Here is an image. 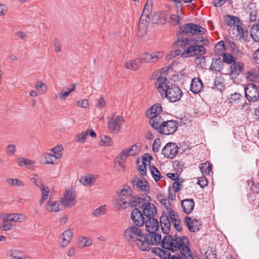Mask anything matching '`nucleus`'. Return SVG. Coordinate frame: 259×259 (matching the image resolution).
Segmentation results:
<instances>
[{"mask_svg":"<svg viewBox=\"0 0 259 259\" xmlns=\"http://www.w3.org/2000/svg\"><path fill=\"white\" fill-rule=\"evenodd\" d=\"M70 94V92L67 91H62L60 93H58L56 96V98H59L60 100L64 101L66 99V97Z\"/></svg>","mask_w":259,"mask_h":259,"instance_id":"obj_60","label":"nucleus"},{"mask_svg":"<svg viewBox=\"0 0 259 259\" xmlns=\"http://www.w3.org/2000/svg\"><path fill=\"white\" fill-rule=\"evenodd\" d=\"M140 62L139 59H134L127 61L125 64V67L127 69L137 70L140 68Z\"/></svg>","mask_w":259,"mask_h":259,"instance_id":"obj_34","label":"nucleus"},{"mask_svg":"<svg viewBox=\"0 0 259 259\" xmlns=\"http://www.w3.org/2000/svg\"><path fill=\"white\" fill-rule=\"evenodd\" d=\"M105 206L99 207L94 211L93 215L95 217H99L101 215L104 214L105 213Z\"/></svg>","mask_w":259,"mask_h":259,"instance_id":"obj_53","label":"nucleus"},{"mask_svg":"<svg viewBox=\"0 0 259 259\" xmlns=\"http://www.w3.org/2000/svg\"><path fill=\"white\" fill-rule=\"evenodd\" d=\"M124 239L135 244L141 250L146 251L148 248V242L144 240V234L138 226L132 225L124 231Z\"/></svg>","mask_w":259,"mask_h":259,"instance_id":"obj_3","label":"nucleus"},{"mask_svg":"<svg viewBox=\"0 0 259 259\" xmlns=\"http://www.w3.org/2000/svg\"><path fill=\"white\" fill-rule=\"evenodd\" d=\"M206 50L202 45H190L181 54L183 58H187L200 55H204Z\"/></svg>","mask_w":259,"mask_h":259,"instance_id":"obj_7","label":"nucleus"},{"mask_svg":"<svg viewBox=\"0 0 259 259\" xmlns=\"http://www.w3.org/2000/svg\"><path fill=\"white\" fill-rule=\"evenodd\" d=\"M60 202L66 207L74 206L76 202L75 192L72 190H66Z\"/></svg>","mask_w":259,"mask_h":259,"instance_id":"obj_12","label":"nucleus"},{"mask_svg":"<svg viewBox=\"0 0 259 259\" xmlns=\"http://www.w3.org/2000/svg\"><path fill=\"white\" fill-rule=\"evenodd\" d=\"M195 62L197 65L200 66L204 65L205 63V57L204 56V55L198 56L196 58Z\"/></svg>","mask_w":259,"mask_h":259,"instance_id":"obj_61","label":"nucleus"},{"mask_svg":"<svg viewBox=\"0 0 259 259\" xmlns=\"http://www.w3.org/2000/svg\"><path fill=\"white\" fill-rule=\"evenodd\" d=\"M197 184L199 185L201 188H204L208 184V180L205 177H202L198 178Z\"/></svg>","mask_w":259,"mask_h":259,"instance_id":"obj_58","label":"nucleus"},{"mask_svg":"<svg viewBox=\"0 0 259 259\" xmlns=\"http://www.w3.org/2000/svg\"><path fill=\"white\" fill-rule=\"evenodd\" d=\"M244 69V64L242 62L236 60L230 65L227 74L236 77L240 74Z\"/></svg>","mask_w":259,"mask_h":259,"instance_id":"obj_15","label":"nucleus"},{"mask_svg":"<svg viewBox=\"0 0 259 259\" xmlns=\"http://www.w3.org/2000/svg\"><path fill=\"white\" fill-rule=\"evenodd\" d=\"M88 134L89 130H87L85 131L78 134L76 136V141L81 143H84L85 141L86 137Z\"/></svg>","mask_w":259,"mask_h":259,"instance_id":"obj_47","label":"nucleus"},{"mask_svg":"<svg viewBox=\"0 0 259 259\" xmlns=\"http://www.w3.org/2000/svg\"><path fill=\"white\" fill-rule=\"evenodd\" d=\"M35 88L37 90H39V89H41V90H40V94L44 93L47 89V85L42 81L38 82L35 84Z\"/></svg>","mask_w":259,"mask_h":259,"instance_id":"obj_54","label":"nucleus"},{"mask_svg":"<svg viewBox=\"0 0 259 259\" xmlns=\"http://www.w3.org/2000/svg\"><path fill=\"white\" fill-rule=\"evenodd\" d=\"M258 75H259V70L257 71L255 69H251L247 73L248 77L250 78L251 79H256Z\"/></svg>","mask_w":259,"mask_h":259,"instance_id":"obj_56","label":"nucleus"},{"mask_svg":"<svg viewBox=\"0 0 259 259\" xmlns=\"http://www.w3.org/2000/svg\"><path fill=\"white\" fill-rule=\"evenodd\" d=\"M161 145V141L159 139H156L152 145V150L154 152L159 151Z\"/></svg>","mask_w":259,"mask_h":259,"instance_id":"obj_55","label":"nucleus"},{"mask_svg":"<svg viewBox=\"0 0 259 259\" xmlns=\"http://www.w3.org/2000/svg\"><path fill=\"white\" fill-rule=\"evenodd\" d=\"M152 252L161 259H171V257L174 256H170V253L168 251L162 249L159 247L153 248Z\"/></svg>","mask_w":259,"mask_h":259,"instance_id":"obj_29","label":"nucleus"},{"mask_svg":"<svg viewBox=\"0 0 259 259\" xmlns=\"http://www.w3.org/2000/svg\"><path fill=\"white\" fill-rule=\"evenodd\" d=\"M149 118V124L151 126L156 130L157 132L159 131V128L162 126L164 121L159 115H147Z\"/></svg>","mask_w":259,"mask_h":259,"instance_id":"obj_21","label":"nucleus"},{"mask_svg":"<svg viewBox=\"0 0 259 259\" xmlns=\"http://www.w3.org/2000/svg\"><path fill=\"white\" fill-rule=\"evenodd\" d=\"M32 180L33 181V183L35 184L37 187H39L40 189L42 188V186H44L42 185V181L40 178L38 177V176L35 175V177H33Z\"/></svg>","mask_w":259,"mask_h":259,"instance_id":"obj_64","label":"nucleus"},{"mask_svg":"<svg viewBox=\"0 0 259 259\" xmlns=\"http://www.w3.org/2000/svg\"><path fill=\"white\" fill-rule=\"evenodd\" d=\"M124 119L121 116H117L115 118H109L108 120V127L112 134L118 133L121 127Z\"/></svg>","mask_w":259,"mask_h":259,"instance_id":"obj_11","label":"nucleus"},{"mask_svg":"<svg viewBox=\"0 0 259 259\" xmlns=\"http://www.w3.org/2000/svg\"><path fill=\"white\" fill-rule=\"evenodd\" d=\"M199 168L201 172L204 176L208 175L212 169L210 163L207 161L201 164Z\"/></svg>","mask_w":259,"mask_h":259,"instance_id":"obj_35","label":"nucleus"},{"mask_svg":"<svg viewBox=\"0 0 259 259\" xmlns=\"http://www.w3.org/2000/svg\"><path fill=\"white\" fill-rule=\"evenodd\" d=\"M158 216L153 218H147L144 224L147 231H156L159 228Z\"/></svg>","mask_w":259,"mask_h":259,"instance_id":"obj_22","label":"nucleus"},{"mask_svg":"<svg viewBox=\"0 0 259 259\" xmlns=\"http://www.w3.org/2000/svg\"><path fill=\"white\" fill-rule=\"evenodd\" d=\"M203 88V84L200 79L198 78H194L192 80L190 91L194 93L197 94L199 93Z\"/></svg>","mask_w":259,"mask_h":259,"instance_id":"obj_27","label":"nucleus"},{"mask_svg":"<svg viewBox=\"0 0 259 259\" xmlns=\"http://www.w3.org/2000/svg\"><path fill=\"white\" fill-rule=\"evenodd\" d=\"M163 56L161 52H155L151 54L145 53L141 55L139 59L140 63H153L157 62Z\"/></svg>","mask_w":259,"mask_h":259,"instance_id":"obj_10","label":"nucleus"},{"mask_svg":"<svg viewBox=\"0 0 259 259\" xmlns=\"http://www.w3.org/2000/svg\"><path fill=\"white\" fill-rule=\"evenodd\" d=\"M47 210L50 212H57L59 211V203L58 201H49L47 203Z\"/></svg>","mask_w":259,"mask_h":259,"instance_id":"obj_36","label":"nucleus"},{"mask_svg":"<svg viewBox=\"0 0 259 259\" xmlns=\"http://www.w3.org/2000/svg\"><path fill=\"white\" fill-rule=\"evenodd\" d=\"M223 61L224 63L228 64H232L233 62L237 60L236 57H233L232 55L229 53H224L223 56Z\"/></svg>","mask_w":259,"mask_h":259,"instance_id":"obj_38","label":"nucleus"},{"mask_svg":"<svg viewBox=\"0 0 259 259\" xmlns=\"http://www.w3.org/2000/svg\"><path fill=\"white\" fill-rule=\"evenodd\" d=\"M224 67V64L223 61L221 58H218L213 59L209 69L211 71L222 72Z\"/></svg>","mask_w":259,"mask_h":259,"instance_id":"obj_28","label":"nucleus"},{"mask_svg":"<svg viewBox=\"0 0 259 259\" xmlns=\"http://www.w3.org/2000/svg\"><path fill=\"white\" fill-rule=\"evenodd\" d=\"M178 126V124L176 121L173 120L164 121L162 126L159 128L158 132L163 135H169L176 132Z\"/></svg>","mask_w":259,"mask_h":259,"instance_id":"obj_8","label":"nucleus"},{"mask_svg":"<svg viewBox=\"0 0 259 259\" xmlns=\"http://www.w3.org/2000/svg\"><path fill=\"white\" fill-rule=\"evenodd\" d=\"M154 78L156 80L155 85L162 97L164 95L171 102H175L180 100L183 93L179 87L176 85L168 87L167 79L163 77L160 72H157L154 75Z\"/></svg>","mask_w":259,"mask_h":259,"instance_id":"obj_2","label":"nucleus"},{"mask_svg":"<svg viewBox=\"0 0 259 259\" xmlns=\"http://www.w3.org/2000/svg\"><path fill=\"white\" fill-rule=\"evenodd\" d=\"M126 150L130 156L135 155L140 152V149L138 148L137 144L133 145L130 149Z\"/></svg>","mask_w":259,"mask_h":259,"instance_id":"obj_51","label":"nucleus"},{"mask_svg":"<svg viewBox=\"0 0 259 259\" xmlns=\"http://www.w3.org/2000/svg\"><path fill=\"white\" fill-rule=\"evenodd\" d=\"M16 150V147L14 145H8L6 148V153L9 155H13Z\"/></svg>","mask_w":259,"mask_h":259,"instance_id":"obj_57","label":"nucleus"},{"mask_svg":"<svg viewBox=\"0 0 259 259\" xmlns=\"http://www.w3.org/2000/svg\"><path fill=\"white\" fill-rule=\"evenodd\" d=\"M150 172L156 182H158L161 178V174L158 169L154 166H150Z\"/></svg>","mask_w":259,"mask_h":259,"instance_id":"obj_39","label":"nucleus"},{"mask_svg":"<svg viewBox=\"0 0 259 259\" xmlns=\"http://www.w3.org/2000/svg\"><path fill=\"white\" fill-rule=\"evenodd\" d=\"M162 107L159 104H155L147 110L146 115H159L162 112Z\"/></svg>","mask_w":259,"mask_h":259,"instance_id":"obj_33","label":"nucleus"},{"mask_svg":"<svg viewBox=\"0 0 259 259\" xmlns=\"http://www.w3.org/2000/svg\"><path fill=\"white\" fill-rule=\"evenodd\" d=\"M126 198H123L118 195L115 200L114 207L118 210H121L128 207V203Z\"/></svg>","mask_w":259,"mask_h":259,"instance_id":"obj_25","label":"nucleus"},{"mask_svg":"<svg viewBox=\"0 0 259 259\" xmlns=\"http://www.w3.org/2000/svg\"><path fill=\"white\" fill-rule=\"evenodd\" d=\"M184 222L190 231L195 232L199 230L200 224L197 220H192L191 218L187 216L184 219Z\"/></svg>","mask_w":259,"mask_h":259,"instance_id":"obj_24","label":"nucleus"},{"mask_svg":"<svg viewBox=\"0 0 259 259\" xmlns=\"http://www.w3.org/2000/svg\"><path fill=\"white\" fill-rule=\"evenodd\" d=\"M6 181L9 183L11 186L22 187L24 186V183L17 179L8 178Z\"/></svg>","mask_w":259,"mask_h":259,"instance_id":"obj_43","label":"nucleus"},{"mask_svg":"<svg viewBox=\"0 0 259 259\" xmlns=\"http://www.w3.org/2000/svg\"><path fill=\"white\" fill-rule=\"evenodd\" d=\"M225 24L228 26H234L233 30H236L237 32V36L239 38L246 40L248 38V32L244 30L241 27L242 23L238 17L228 15L225 20Z\"/></svg>","mask_w":259,"mask_h":259,"instance_id":"obj_4","label":"nucleus"},{"mask_svg":"<svg viewBox=\"0 0 259 259\" xmlns=\"http://www.w3.org/2000/svg\"><path fill=\"white\" fill-rule=\"evenodd\" d=\"M243 97L241 95L238 93H235L234 94H232L229 98V101L231 104H235L238 103V102Z\"/></svg>","mask_w":259,"mask_h":259,"instance_id":"obj_42","label":"nucleus"},{"mask_svg":"<svg viewBox=\"0 0 259 259\" xmlns=\"http://www.w3.org/2000/svg\"><path fill=\"white\" fill-rule=\"evenodd\" d=\"M250 35L251 38L256 42H259V24H251Z\"/></svg>","mask_w":259,"mask_h":259,"instance_id":"obj_31","label":"nucleus"},{"mask_svg":"<svg viewBox=\"0 0 259 259\" xmlns=\"http://www.w3.org/2000/svg\"><path fill=\"white\" fill-rule=\"evenodd\" d=\"M77 105L83 108H87L89 106V101L87 99L79 100L77 102Z\"/></svg>","mask_w":259,"mask_h":259,"instance_id":"obj_62","label":"nucleus"},{"mask_svg":"<svg viewBox=\"0 0 259 259\" xmlns=\"http://www.w3.org/2000/svg\"><path fill=\"white\" fill-rule=\"evenodd\" d=\"M101 144L103 146H110L112 144V140L106 135H102L100 137Z\"/></svg>","mask_w":259,"mask_h":259,"instance_id":"obj_41","label":"nucleus"},{"mask_svg":"<svg viewBox=\"0 0 259 259\" xmlns=\"http://www.w3.org/2000/svg\"><path fill=\"white\" fill-rule=\"evenodd\" d=\"M149 233L144 235V240L148 242V248L150 245H157L161 244L162 248L172 252L179 251L181 256L186 259H194L191 254V251L188 246V238L185 236L181 237L175 235L165 236L161 240V235L155 231H148Z\"/></svg>","mask_w":259,"mask_h":259,"instance_id":"obj_1","label":"nucleus"},{"mask_svg":"<svg viewBox=\"0 0 259 259\" xmlns=\"http://www.w3.org/2000/svg\"><path fill=\"white\" fill-rule=\"evenodd\" d=\"M245 96L249 102L259 100V87L253 83L247 84L244 88Z\"/></svg>","mask_w":259,"mask_h":259,"instance_id":"obj_6","label":"nucleus"},{"mask_svg":"<svg viewBox=\"0 0 259 259\" xmlns=\"http://www.w3.org/2000/svg\"><path fill=\"white\" fill-rule=\"evenodd\" d=\"M130 156L126 150H122L117 156V159H119L121 162H124L126 160L127 156Z\"/></svg>","mask_w":259,"mask_h":259,"instance_id":"obj_59","label":"nucleus"},{"mask_svg":"<svg viewBox=\"0 0 259 259\" xmlns=\"http://www.w3.org/2000/svg\"><path fill=\"white\" fill-rule=\"evenodd\" d=\"M132 183L134 189L143 192H147L150 189L148 182L144 178L139 179L135 178L132 181Z\"/></svg>","mask_w":259,"mask_h":259,"instance_id":"obj_16","label":"nucleus"},{"mask_svg":"<svg viewBox=\"0 0 259 259\" xmlns=\"http://www.w3.org/2000/svg\"><path fill=\"white\" fill-rule=\"evenodd\" d=\"M182 35L192 36L193 35H203L206 29L199 25L192 23L186 24L180 27Z\"/></svg>","mask_w":259,"mask_h":259,"instance_id":"obj_5","label":"nucleus"},{"mask_svg":"<svg viewBox=\"0 0 259 259\" xmlns=\"http://www.w3.org/2000/svg\"><path fill=\"white\" fill-rule=\"evenodd\" d=\"M21 254L22 252L17 250H10L8 252V255L12 257L13 259H19Z\"/></svg>","mask_w":259,"mask_h":259,"instance_id":"obj_50","label":"nucleus"},{"mask_svg":"<svg viewBox=\"0 0 259 259\" xmlns=\"http://www.w3.org/2000/svg\"><path fill=\"white\" fill-rule=\"evenodd\" d=\"M17 162L19 166H29L32 165L34 162V161L25 158L24 157H21L17 159Z\"/></svg>","mask_w":259,"mask_h":259,"instance_id":"obj_40","label":"nucleus"},{"mask_svg":"<svg viewBox=\"0 0 259 259\" xmlns=\"http://www.w3.org/2000/svg\"><path fill=\"white\" fill-rule=\"evenodd\" d=\"M178 152V147L176 143L169 142L166 144L162 150L165 157L172 159Z\"/></svg>","mask_w":259,"mask_h":259,"instance_id":"obj_13","label":"nucleus"},{"mask_svg":"<svg viewBox=\"0 0 259 259\" xmlns=\"http://www.w3.org/2000/svg\"><path fill=\"white\" fill-rule=\"evenodd\" d=\"M133 190L131 187L127 185L124 186L123 188L120 190V192L119 193V196H121V197H123V198H126L127 201H129V200L132 197Z\"/></svg>","mask_w":259,"mask_h":259,"instance_id":"obj_30","label":"nucleus"},{"mask_svg":"<svg viewBox=\"0 0 259 259\" xmlns=\"http://www.w3.org/2000/svg\"><path fill=\"white\" fill-rule=\"evenodd\" d=\"M106 106V102L105 100L103 97H100L97 100V103L96 104V107L97 108H104Z\"/></svg>","mask_w":259,"mask_h":259,"instance_id":"obj_63","label":"nucleus"},{"mask_svg":"<svg viewBox=\"0 0 259 259\" xmlns=\"http://www.w3.org/2000/svg\"><path fill=\"white\" fill-rule=\"evenodd\" d=\"M152 0H147L144 6L142 14L152 16Z\"/></svg>","mask_w":259,"mask_h":259,"instance_id":"obj_37","label":"nucleus"},{"mask_svg":"<svg viewBox=\"0 0 259 259\" xmlns=\"http://www.w3.org/2000/svg\"><path fill=\"white\" fill-rule=\"evenodd\" d=\"M151 16L142 14L139 22L138 35L142 37L146 35Z\"/></svg>","mask_w":259,"mask_h":259,"instance_id":"obj_9","label":"nucleus"},{"mask_svg":"<svg viewBox=\"0 0 259 259\" xmlns=\"http://www.w3.org/2000/svg\"><path fill=\"white\" fill-rule=\"evenodd\" d=\"M151 201V198L147 195L143 196V197H139L137 196H132L131 199L128 201V207H140L143 205L146 201Z\"/></svg>","mask_w":259,"mask_h":259,"instance_id":"obj_17","label":"nucleus"},{"mask_svg":"<svg viewBox=\"0 0 259 259\" xmlns=\"http://www.w3.org/2000/svg\"><path fill=\"white\" fill-rule=\"evenodd\" d=\"M209 44V40L206 38H204L203 37H197L194 39L193 44L195 45H207Z\"/></svg>","mask_w":259,"mask_h":259,"instance_id":"obj_46","label":"nucleus"},{"mask_svg":"<svg viewBox=\"0 0 259 259\" xmlns=\"http://www.w3.org/2000/svg\"><path fill=\"white\" fill-rule=\"evenodd\" d=\"M181 206L183 212L189 214L194 209V201L193 199H186L182 201Z\"/></svg>","mask_w":259,"mask_h":259,"instance_id":"obj_26","label":"nucleus"},{"mask_svg":"<svg viewBox=\"0 0 259 259\" xmlns=\"http://www.w3.org/2000/svg\"><path fill=\"white\" fill-rule=\"evenodd\" d=\"M43 156L46 160L45 162L43 163L44 164H57L59 162V159L53 154L46 153L44 154Z\"/></svg>","mask_w":259,"mask_h":259,"instance_id":"obj_32","label":"nucleus"},{"mask_svg":"<svg viewBox=\"0 0 259 259\" xmlns=\"http://www.w3.org/2000/svg\"><path fill=\"white\" fill-rule=\"evenodd\" d=\"M95 180V178L94 176L88 177L85 176L81 178L80 182L84 186H90L93 181Z\"/></svg>","mask_w":259,"mask_h":259,"instance_id":"obj_45","label":"nucleus"},{"mask_svg":"<svg viewBox=\"0 0 259 259\" xmlns=\"http://www.w3.org/2000/svg\"><path fill=\"white\" fill-rule=\"evenodd\" d=\"M79 241L80 243H82V246H90L92 245V241L90 238L87 237H80L79 238Z\"/></svg>","mask_w":259,"mask_h":259,"instance_id":"obj_48","label":"nucleus"},{"mask_svg":"<svg viewBox=\"0 0 259 259\" xmlns=\"http://www.w3.org/2000/svg\"><path fill=\"white\" fill-rule=\"evenodd\" d=\"M161 230L164 234H168L170 230L171 223L166 214L163 213L160 217Z\"/></svg>","mask_w":259,"mask_h":259,"instance_id":"obj_23","label":"nucleus"},{"mask_svg":"<svg viewBox=\"0 0 259 259\" xmlns=\"http://www.w3.org/2000/svg\"><path fill=\"white\" fill-rule=\"evenodd\" d=\"M142 208L143 214L146 216V218L157 217V208L153 204L146 201L145 203L143 204Z\"/></svg>","mask_w":259,"mask_h":259,"instance_id":"obj_18","label":"nucleus"},{"mask_svg":"<svg viewBox=\"0 0 259 259\" xmlns=\"http://www.w3.org/2000/svg\"><path fill=\"white\" fill-rule=\"evenodd\" d=\"M256 11H251L250 13V17H249V27H250L251 24H259V20H256Z\"/></svg>","mask_w":259,"mask_h":259,"instance_id":"obj_49","label":"nucleus"},{"mask_svg":"<svg viewBox=\"0 0 259 259\" xmlns=\"http://www.w3.org/2000/svg\"><path fill=\"white\" fill-rule=\"evenodd\" d=\"M27 219V217L22 213H4L3 220L5 222L13 221L22 223Z\"/></svg>","mask_w":259,"mask_h":259,"instance_id":"obj_19","label":"nucleus"},{"mask_svg":"<svg viewBox=\"0 0 259 259\" xmlns=\"http://www.w3.org/2000/svg\"><path fill=\"white\" fill-rule=\"evenodd\" d=\"M144 215L143 212L142 213L139 209L135 208L132 210L131 212V219L132 222L137 226H143L146 220L144 217Z\"/></svg>","mask_w":259,"mask_h":259,"instance_id":"obj_14","label":"nucleus"},{"mask_svg":"<svg viewBox=\"0 0 259 259\" xmlns=\"http://www.w3.org/2000/svg\"><path fill=\"white\" fill-rule=\"evenodd\" d=\"M73 231L72 229H67L64 231L60 237L61 240L60 245L62 248L66 247L73 237Z\"/></svg>","mask_w":259,"mask_h":259,"instance_id":"obj_20","label":"nucleus"},{"mask_svg":"<svg viewBox=\"0 0 259 259\" xmlns=\"http://www.w3.org/2000/svg\"><path fill=\"white\" fill-rule=\"evenodd\" d=\"M165 16L166 15L164 13L160 14H158L157 15H155V17L156 18H158L159 19L157 21H153V23H156L158 24H161L164 23L166 22Z\"/></svg>","mask_w":259,"mask_h":259,"instance_id":"obj_52","label":"nucleus"},{"mask_svg":"<svg viewBox=\"0 0 259 259\" xmlns=\"http://www.w3.org/2000/svg\"><path fill=\"white\" fill-rule=\"evenodd\" d=\"M63 146L62 145H58L52 148L51 151L53 154L56 155L59 159L62 156V151L63 150Z\"/></svg>","mask_w":259,"mask_h":259,"instance_id":"obj_44","label":"nucleus"}]
</instances>
